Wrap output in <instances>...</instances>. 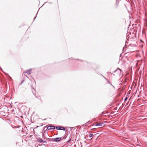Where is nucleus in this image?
<instances>
[{
	"label": "nucleus",
	"instance_id": "1",
	"mask_svg": "<svg viewBox=\"0 0 147 147\" xmlns=\"http://www.w3.org/2000/svg\"><path fill=\"white\" fill-rule=\"evenodd\" d=\"M96 126L97 127H103L104 125L103 123H97L95 124Z\"/></svg>",
	"mask_w": 147,
	"mask_h": 147
},
{
	"label": "nucleus",
	"instance_id": "2",
	"mask_svg": "<svg viewBox=\"0 0 147 147\" xmlns=\"http://www.w3.org/2000/svg\"><path fill=\"white\" fill-rule=\"evenodd\" d=\"M56 129L58 130H65V128L62 127H56Z\"/></svg>",
	"mask_w": 147,
	"mask_h": 147
},
{
	"label": "nucleus",
	"instance_id": "3",
	"mask_svg": "<svg viewBox=\"0 0 147 147\" xmlns=\"http://www.w3.org/2000/svg\"><path fill=\"white\" fill-rule=\"evenodd\" d=\"M61 140V138H57L54 139L52 140L53 141H55V142H59Z\"/></svg>",
	"mask_w": 147,
	"mask_h": 147
},
{
	"label": "nucleus",
	"instance_id": "4",
	"mask_svg": "<svg viewBox=\"0 0 147 147\" xmlns=\"http://www.w3.org/2000/svg\"><path fill=\"white\" fill-rule=\"evenodd\" d=\"M55 128V127L52 126H49L47 127V129L48 130L53 129H54Z\"/></svg>",
	"mask_w": 147,
	"mask_h": 147
},
{
	"label": "nucleus",
	"instance_id": "5",
	"mask_svg": "<svg viewBox=\"0 0 147 147\" xmlns=\"http://www.w3.org/2000/svg\"><path fill=\"white\" fill-rule=\"evenodd\" d=\"M31 71L32 69H30L28 70H27L26 72H25V73H26L28 75H29L31 74Z\"/></svg>",
	"mask_w": 147,
	"mask_h": 147
},
{
	"label": "nucleus",
	"instance_id": "6",
	"mask_svg": "<svg viewBox=\"0 0 147 147\" xmlns=\"http://www.w3.org/2000/svg\"><path fill=\"white\" fill-rule=\"evenodd\" d=\"M94 136V135L92 134H90L89 135V137L90 138H91V139H92V137Z\"/></svg>",
	"mask_w": 147,
	"mask_h": 147
},
{
	"label": "nucleus",
	"instance_id": "7",
	"mask_svg": "<svg viewBox=\"0 0 147 147\" xmlns=\"http://www.w3.org/2000/svg\"><path fill=\"white\" fill-rule=\"evenodd\" d=\"M118 70L119 71H120V72H121V70L120 69H119V68H118V69H117L116 70H115V71H114V72H116Z\"/></svg>",
	"mask_w": 147,
	"mask_h": 147
},
{
	"label": "nucleus",
	"instance_id": "8",
	"mask_svg": "<svg viewBox=\"0 0 147 147\" xmlns=\"http://www.w3.org/2000/svg\"><path fill=\"white\" fill-rule=\"evenodd\" d=\"M127 99V98L126 97L125 99H124V101H125Z\"/></svg>",
	"mask_w": 147,
	"mask_h": 147
},
{
	"label": "nucleus",
	"instance_id": "9",
	"mask_svg": "<svg viewBox=\"0 0 147 147\" xmlns=\"http://www.w3.org/2000/svg\"><path fill=\"white\" fill-rule=\"evenodd\" d=\"M40 142H43V140H40Z\"/></svg>",
	"mask_w": 147,
	"mask_h": 147
},
{
	"label": "nucleus",
	"instance_id": "10",
	"mask_svg": "<svg viewBox=\"0 0 147 147\" xmlns=\"http://www.w3.org/2000/svg\"><path fill=\"white\" fill-rule=\"evenodd\" d=\"M23 81H22V82H21V83H20V84L21 85L22 84V83H23Z\"/></svg>",
	"mask_w": 147,
	"mask_h": 147
},
{
	"label": "nucleus",
	"instance_id": "11",
	"mask_svg": "<svg viewBox=\"0 0 147 147\" xmlns=\"http://www.w3.org/2000/svg\"><path fill=\"white\" fill-rule=\"evenodd\" d=\"M106 111V113H107V111Z\"/></svg>",
	"mask_w": 147,
	"mask_h": 147
}]
</instances>
